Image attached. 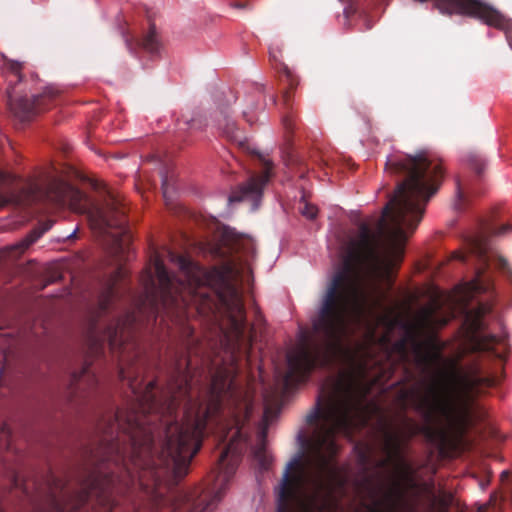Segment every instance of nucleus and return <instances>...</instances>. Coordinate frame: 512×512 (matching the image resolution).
Masks as SVG:
<instances>
[{
	"label": "nucleus",
	"instance_id": "obj_7",
	"mask_svg": "<svg viewBox=\"0 0 512 512\" xmlns=\"http://www.w3.org/2000/svg\"><path fill=\"white\" fill-rule=\"evenodd\" d=\"M5 68L11 73L15 80H10L7 88L8 104L11 110L20 117L22 120H29L32 116L40 113L41 111L49 108L51 102L56 98L57 91L48 88L39 95H21L18 90V84L22 80L23 64L14 60H7Z\"/></svg>",
	"mask_w": 512,
	"mask_h": 512
},
{
	"label": "nucleus",
	"instance_id": "obj_23",
	"mask_svg": "<svg viewBox=\"0 0 512 512\" xmlns=\"http://www.w3.org/2000/svg\"><path fill=\"white\" fill-rule=\"evenodd\" d=\"M299 210L303 216L310 220L315 219L318 213V209L316 208V206L305 201H303L302 207H300Z\"/></svg>",
	"mask_w": 512,
	"mask_h": 512
},
{
	"label": "nucleus",
	"instance_id": "obj_26",
	"mask_svg": "<svg viewBox=\"0 0 512 512\" xmlns=\"http://www.w3.org/2000/svg\"><path fill=\"white\" fill-rule=\"evenodd\" d=\"M162 190H163V196L167 197L168 193H169L168 178L163 175H162Z\"/></svg>",
	"mask_w": 512,
	"mask_h": 512
},
{
	"label": "nucleus",
	"instance_id": "obj_29",
	"mask_svg": "<svg viewBox=\"0 0 512 512\" xmlns=\"http://www.w3.org/2000/svg\"><path fill=\"white\" fill-rule=\"evenodd\" d=\"M184 332H185V334H186L187 338H190V337H192V335H193V329H191V328H190V327H188V326H187V327H185V331H184Z\"/></svg>",
	"mask_w": 512,
	"mask_h": 512
},
{
	"label": "nucleus",
	"instance_id": "obj_1",
	"mask_svg": "<svg viewBox=\"0 0 512 512\" xmlns=\"http://www.w3.org/2000/svg\"><path fill=\"white\" fill-rule=\"evenodd\" d=\"M176 356L174 371L161 399L156 382L144 384L138 366L120 367L138 408L105 412L97 423V440L87 451L88 467L78 487L51 474L49 512H111L113 463L126 469L141 487L151 512H208L220 501L245 448L242 428L253 410V395L230 370L212 376L207 398L191 394L190 360Z\"/></svg>",
	"mask_w": 512,
	"mask_h": 512
},
{
	"label": "nucleus",
	"instance_id": "obj_32",
	"mask_svg": "<svg viewBox=\"0 0 512 512\" xmlns=\"http://www.w3.org/2000/svg\"><path fill=\"white\" fill-rule=\"evenodd\" d=\"M92 333H93V334H96V327H93V328H92Z\"/></svg>",
	"mask_w": 512,
	"mask_h": 512
},
{
	"label": "nucleus",
	"instance_id": "obj_24",
	"mask_svg": "<svg viewBox=\"0 0 512 512\" xmlns=\"http://www.w3.org/2000/svg\"><path fill=\"white\" fill-rule=\"evenodd\" d=\"M440 359V354L439 353H434V354H422L420 355V362L424 365H429L431 364L433 361H436Z\"/></svg>",
	"mask_w": 512,
	"mask_h": 512
},
{
	"label": "nucleus",
	"instance_id": "obj_13",
	"mask_svg": "<svg viewBox=\"0 0 512 512\" xmlns=\"http://www.w3.org/2000/svg\"><path fill=\"white\" fill-rule=\"evenodd\" d=\"M98 385V378L91 370L89 364H85L80 371L74 372L70 379V394L72 397H86L89 391Z\"/></svg>",
	"mask_w": 512,
	"mask_h": 512
},
{
	"label": "nucleus",
	"instance_id": "obj_11",
	"mask_svg": "<svg viewBox=\"0 0 512 512\" xmlns=\"http://www.w3.org/2000/svg\"><path fill=\"white\" fill-rule=\"evenodd\" d=\"M214 121L217 129L228 141L239 145L241 148L246 147V138L232 118L228 107H223L216 111Z\"/></svg>",
	"mask_w": 512,
	"mask_h": 512
},
{
	"label": "nucleus",
	"instance_id": "obj_8",
	"mask_svg": "<svg viewBox=\"0 0 512 512\" xmlns=\"http://www.w3.org/2000/svg\"><path fill=\"white\" fill-rule=\"evenodd\" d=\"M251 154L258 159L261 172L252 173L246 182L234 188L229 196V202H249L251 209L256 210L261 204L266 185L274 175V164L258 151L252 150Z\"/></svg>",
	"mask_w": 512,
	"mask_h": 512
},
{
	"label": "nucleus",
	"instance_id": "obj_12",
	"mask_svg": "<svg viewBox=\"0 0 512 512\" xmlns=\"http://www.w3.org/2000/svg\"><path fill=\"white\" fill-rule=\"evenodd\" d=\"M369 510L370 512H414L413 507L404 500L398 482L385 493L383 500L376 501Z\"/></svg>",
	"mask_w": 512,
	"mask_h": 512
},
{
	"label": "nucleus",
	"instance_id": "obj_21",
	"mask_svg": "<svg viewBox=\"0 0 512 512\" xmlns=\"http://www.w3.org/2000/svg\"><path fill=\"white\" fill-rule=\"evenodd\" d=\"M239 250L243 252V254L246 257V260H248V258H253L255 255V244L249 238L243 239L242 242L240 243Z\"/></svg>",
	"mask_w": 512,
	"mask_h": 512
},
{
	"label": "nucleus",
	"instance_id": "obj_9",
	"mask_svg": "<svg viewBox=\"0 0 512 512\" xmlns=\"http://www.w3.org/2000/svg\"><path fill=\"white\" fill-rule=\"evenodd\" d=\"M88 217L92 228L100 233L106 232L109 228H119L126 234L125 205L115 197H110L101 207H93Z\"/></svg>",
	"mask_w": 512,
	"mask_h": 512
},
{
	"label": "nucleus",
	"instance_id": "obj_31",
	"mask_svg": "<svg viewBox=\"0 0 512 512\" xmlns=\"http://www.w3.org/2000/svg\"><path fill=\"white\" fill-rule=\"evenodd\" d=\"M500 264H501V267H505L507 265V261L503 258H500Z\"/></svg>",
	"mask_w": 512,
	"mask_h": 512
},
{
	"label": "nucleus",
	"instance_id": "obj_19",
	"mask_svg": "<svg viewBox=\"0 0 512 512\" xmlns=\"http://www.w3.org/2000/svg\"><path fill=\"white\" fill-rule=\"evenodd\" d=\"M456 195L457 200L455 203V208L457 210L464 209L465 203L467 202L468 194L466 192V186L462 181L458 178L456 180Z\"/></svg>",
	"mask_w": 512,
	"mask_h": 512
},
{
	"label": "nucleus",
	"instance_id": "obj_22",
	"mask_svg": "<svg viewBox=\"0 0 512 512\" xmlns=\"http://www.w3.org/2000/svg\"><path fill=\"white\" fill-rule=\"evenodd\" d=\"M468 162L470 167L478 174L481 175V173L484 170L485 163L484 160L478 156V155H471L468 158Z\"/></svg>",
	"mask_w": 512,
	"mask_h": 512
},
{
	"label": "nucleus",
	"instance_id": "obj_4",
	"mask_svg": "<svg viewBox=\"0 0 512 512\" xmlns=\"http://www.w3.org/2000/svg\"><path fill=\"white\" fill-rule=\"evenodd\" d=\"M450 379L458 388L455 395L447 383L438 379L421 381L419 385L400 392L403 406L410 405L422 416L425 425L420 427L413 420L406 419L405 439L397 433L387 432L384 438L387 457L380 461V467L391 465L399 476L411 477L412 467L404 457L405 443L420 432L431 440L463 438L473 422L474 397L482 389L493 387L498 382L496 377L485 375L477 366L467 372H461L454 366Z\"/></svg>",
	"mask_w": 512,
	"mask_h": 512
},
{
	"label": "nucleus",
	"instance_id": "obj_10",
	"mask_svg": "<svg viewBox=\"0 0 512 512\" xmlns=\"http://www.w3.org/2000/svg\"><path fill=\"white\" fill-rule=\"evenodd\" d=\"M512 230V226L510 224H503L499 227L494 224H485L482 227V231L475 236H471L469 238V249L470 252L475 255L484 266H488V256H487V240L486 237L488 235L492 236H501L505 235L509 231Z\"/></svg>",
	"mask_w": 512,
	"mask_h": 512
},
{
	"label": "nucleus",
	"instance_id": "obj_16",
	"mask_svg": "<svg viewBox=\"0 0 512 512\" xmlns=\"http://www.w3.org/2000/svg\"><path fill=\"white\" fill-rule=\"evenodd\" d=\"M269 417L270 410L267 408L264 411L263 421L258 431V442L252 451L254 459L262 470H267L271 463L270 456L266 452V437L268 433Z\"/></svg>",
	"mask_w": 512,
	"mask_h": 512
},
{
	"label": "nucleus",
	"instance_id": "obj_18",
	"mask_svg": "<svg viewBox=\"0 0 512 512\" xmlns=\"http://www.w3.org/2000/svg\"><path fill=\"white\" fill-rule=\"evenodd\" d=\"M53 220H47L40 224L39 227L33 229L24 239L12 247L17 253H23L34 242H36L45 232L53 226Z\"/></svg>",
	"mask_w": 512,
	"mask_h": 512
},
{
	"label": "nucleus",
	"instance_id": "obj_28",
	"mask_svg": "<svg viewBox=\"0 0 512 512\" xmlns=\"http://www.w3.org/2000/svg\"><path fill=\"white\" fill-rule=\"evenodd\" d=\"M501 480H502L503 482H504V481H507V482H509V481H510V473H509V471H507V470H506V471H503V472L501 473Z\"/></svg>",
	"mask_w": 512,
	"mask_h": 512
},
{
	"label": "nucleus",
	"instance_id": "obj_2",
	"mask_svg": "<svg viewBox=\"0 0 512 512\" xmlns=\"http://www.w3.org/2000/svg\"><path fill=\"white\" fill-rule=\"evenodd\" d=\"M387 166L405 178L383 208L378 231L361 223L358 234L346 245L342 265L335 271L321 296L313 329L321 342L310 345L306 338L287 355L286 386L300 384L316 367L326 368L338 360L348 369L331 391L317 397L306 421L315 425L309 469L302 456L286 465L277 489V505H338L336 492L346 480L335 457L336 436L352 437L367 410V397L381 375H372L380 363L373 347L378 341L381 317L363 289L360 265L390 278L403 259L407 234L415 231L425 206L438 191L444 171L440 160L419 153L389 160Z\"/></svg>",
	"mask_w": 512,
	"mask_h": 512
},
{
	"label": "nucleus",
	"instance_id": "obj_27",
	"mask_svg": "<svg viewBox=\"0 0 512 512\" xmlns=\"http://www.w3.org/2000/svg\"><path fill=\"white\" fill-rule=\"evenodd\" d=\"M129 241H130V237L128 235H125V239L120 244V250L121 251H124V249L127 247Z\"/></svg>",
	"mask_w": 512,
	"mask_h": 512
},
{
	"label": "nucleus",
	"instance_id": "obj_17",
	"mask_svg": "<svg viewBox=\"0 0 512 512\" xmlns=\"http://www.w3.org/2000/svg\"><path fill=\"white\" fill-rule=\"evenodd\" d=\"M125 43L131 53H134L136 46H140L145 52L152 56L158 54L161 47L154 24H150L149 31L140 42L134 44L132 39L126 38Z\"/></svg>",
	"mask_w": 512,
	"mask_h": 512
},
{
	"label": "nucleus",
	"instance_id": "obj_6",
	"mask_svg": "<svg viewBox=\"0 0 512 512\" xmlns=\"http://www.w3.org/2000/svg\"><path fill=\"white\" fill-rule=\"evenodd\" d=\"M83 193L57 176H47L41 182H31L19 192H0V208L7 205L29 206L47 203L54 206H76Z\"/></svg>",
	"mask_w": 512,
	"mask_h": 512
},
{
	"label": "nucleus",
	"instance_id": "obj_25",
	"mask_svg": "<svg viewBox=\"0 0 512 512\" xmlns=\"http://www.w3.org/2000/svg\"><path fill=\"white\" fill-rule=\"evenodd\" d=\"M231 6L236 9H250L249 3L243 1H234Z\"/></svg>",
	"mask_w": 512,
	"mask_h": 512
},
{
	"label": "nucleus",
	"instance_id": "obj_30",
	"mask_svg": "<svg viewBox=\"0 0 512 512\" xmlns=\"http://www.w3.org/2000/svg\"><path fill=\"white\" fill-rule=\"evenodd\" d=\"M269 55H270L271 60H274V61L277 60V55L272 49L269 50Z\"/></svg>",
	"mask_w": 512,
	"mask_h": 512
},
{
	"label": "nucleus",
	"instance_id": "obj_20",
	"mask_svg": "<svg viewBox=\"0 0 512 512\" xmlns=\"http://www.w3.org/2000/svg\"><path fill=\"white\" fill-rule=\"evenodd\" d=\"M183 124L186 126L185 129H195L201 130L206 125L201 118L198 117H188L182 115Z\"/></svg>",
	"mask_w": 512,
	"mask_h": 512
},
{
	"label": "nucleus",
	"instance_id": "obj_14",
	"mask_svg": "<svg viewBox=\"0 0 512 512\" xmlns=\"http://www.w3.org/2000/svg\"><path fill=\"white\" fill-rule=\"evenodd\" d=\"M281 81L287 86L286 90L283 92L282 100L285 108L289 110L291 107L293 91L298 86L299 80L298 77L287 66H284ZM282 124L287 132H293L296 127V122L291 112L287 111L285 113L282 118Z\"/></svg>",
	"mask_w": 512,
	"mask_h": 512
},
{
	"label": "nucleus",
	"instance_id": "obj_15",
	"mask_svg": "<svg viewBox=\"0 0 512 512\" xmlns=\"http://www.w3.org/2000/svg\"><path fill=\"white\" fill-rule=\"evenodd\" d=\"M125 277V269L123 267H118L99 298V309L101 313L108 312L120 299L121 291L118 284L124 280Z\"/></svg>",
	"mask_w": 512,
	"mask_h": 512
},
{
	"label": "nucleus",
	"instance_id": "obj_5",
	"mask_svg": "<svg viewBox=\"0 0 512 512\" xmlns=\"http://www.w3.org/2000/svg\"><path fill=\"white\" fill-rule=\"evenodd\" d=\"M482 271H477L475 279L467 282L463 287L462 302L464 304V338L468 348L473 352H492L500 339L493 334H485L483 318L492 311V305L479 302L475 308H469L468 303L477 294L488 290V284L482 279Z\"/></svg>",
	"mask_w": 512,
	"mask_h": 512
},
{
	"label": "nucleus",
	"instance_id": "obj_3",
	"mask_svg": "<svg viewBox=\"0 0 512 512\" xmlns=\"http://www.w3.org/2000/svg\"><path fill=\"white\" fill-rule=\"evenodd\" d=\"M167 254L185 279L171 275L155 251L151 257L152 266L141 277L143 295L133 298V308L110 323L96 341L107 342L112 350L123 354L127 342L144 324L156 322L160 316L184 323L187 307L199 295L205 299L209 310H223L227 321L223 328L224 337L232 355L249 358L254 327L248 325L242 295L227 273L216 267L203 270L186 256L170 250Z\"/></svg>",
	"mask_w": 512,
	"mask_h": 512
}]
</instances>
